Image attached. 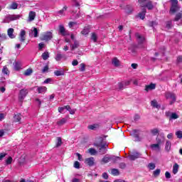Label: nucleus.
<instances>
[{
  "label": "nucleus",
  "instance_id": "nucleus-1",
  "mask_svg": "<svg viewBox=\"0 0 182 182\" xmlns=\"http://www.w3.org/2000/svg\"><path fill=\"white\" fill-rule=\"evenodd\" d=\"M28 93H29V91H28V89H22L19 92L18 95V101L20 102L21 105L23 103V100H25V97L28 95Z\"/></svg>",
  "mask_w": 182,
  "mask_h": 182
},
{
  "label": "nucleus",
  "instance_id": "nucleus-2",
  "mask_svg": "<svg viewBox=\"0 0 182 182\" xmlns=\"http://www.w3.org/2000/svg\"><path fill=\"white\" fill-rule=\"evenodd\" d=\"M53 38V34L50 31H47L44 33H43L41 37V41H46V42H48L49 41H51V39Z\"/></svg>",
  "mask_w": 182,
  "mask_h": 182
},
{
  "label": "nucleus",
  "instance_id": "nucleus-3",
  "mask_svg": "<svg viewBox=\"0 0 182 182\" xmlns=\"http://www.w3.org/2000/svg\"><path fill=\"white\" fill-rule=\"evenodd\" d=\"M139 157H140V153L136 151H134L130 155H129V160H132V161H134V160H136Z\"/></svg>",
  "mask_w": 182,
  "mask_h": 182
},
{
  "label": "nucleus",
  "instance_id": "nucleus-4",
  "mask_svg": "<svg viewBox=\"0 0 182 182\" xmlns=\"http://www.w3.org/2000/svg\"><path fill=\"white\" fill-rule=\"evenodd\" d=\"M166 99H171L172 101L170 102V105H173L174 102H176V94L173 92H167L166 94Z\"/></svg>",
  "mask_w": 182,
  "mask_h": 182
},
{
  "label": "nucleus",
  "instance_id": "nucleus-5",
  "mask_svg": "<svg viewBox=\"0 0 182 182\" xmlns=\"http://www.w3.org/2000/svg\"><path fill=\"white\" fill-rule=\"evenodd\" d=\"M131 136H133L136 139V141H140V136H139V130L132 129L131 131Z\"/></svg>",
  "mask_w": 182,
  "mask_h": 182
},
{
  "label": "nucleus",
  "instance_id": "nucleus-6",
  "mask_svg": "<svg viewBox=\"0 0 182 182\" xmlns=\"http://www.w3.org/2000/svg\"><path fill=\"white\" fill-rule=\"evenodd\" d=\"M85 163L90 167H92V166H95V158L93 157L87 158L85 159Z\"/></svg>",
  "mask_w": 182,
  "mask_h": 182
},
{
  "label": "nucleus",
  "instance_id": "nucleus-7",
  "mask_svg": "<svg viewBox=\"0 0 182 182\" xmlns=\"http://www.w3.org/2000/svg\"><path fill=\"white\" fill-rule=\"evenodd\" d=\"M18 39L20 42H25V40L26 39V31H25V30L21 31Z\"/></svg>",
  "mask_w": 182,
  "mask_h": 182
},
{
  "label": "nucleus",
  "instance_id": "nucleus-8",
  "mask_svg": "<svg viewBox=\"0 0 182 182\" xmlns=\"http://www.w3.org/2000/svg\"><path fill=\"white\" fill-rule=\"evenodd\" d=\"M146 14H147V10L146 9H142L141 11L138 14V18H140L142 21L144 20Z\"/></svg>",
  "mask_w": 182,
  "mask_h": 182
},
{
  "label": "nucleus",
  "instance_id": "nucleus-9",
  "mask_svg": "<svg viewBox=\"0 0 182 182\" xmlns=\"http://www.w3.org/2000/svg\"><path fill=\"white\" fill-rule=\"evenodd\" d=\"M144 8H147L149 11H152V9H154V5L151 1L149 0Z\"/></svg>",
  "mask_w": 182,
  "mask_h": 182
},
{
  "label": "nucleus",
  "instance_id": "nucleus-10",
  "mask_svg": "<svg viewBox=\"0 0 182 182\" xmlns=\"http://www.w3.org/2000/svg\"><path fill=\"white\" fill-rule=\"evenodd\" d=\"M35 18H36V12L31 11L28 14V21L32 22V21H35Z\"/></svg>",
  "mask_w": 182,
  "mask_h": 182
},
{
  "label": "nucleus",
  "instance_id": "nucleus-11",
  "mask_svg": "<svg viewBox=\"0 0 182 182\" xmlns=\"http://www.w3.org/2000/svg\"><path fill=\"white\" fill-rule=\"evenodd\" d=\"M156 89V84L151 82L150 85H146L144 90L149 92V90H154Z\"/></svg>",
  "mask_w": 182,
  "mask_h": 182
},
{
  "label": "nucleus",
  "instance_id": "nucleus-12",
  "mask_svg": "<svg viewBox=\"0 0 182 182\" xmlns=\"http://www.w3.org/2000/svg\"><path fill=\"white\" fill-rule=\"evenodd\" d=\"M137 41H138V43L139 45H141V43H143V42H144V37L141 36L139 33H136L135 35Z\"/></svg>",
  "mask_w": 182,
  "mask_h": 182
},
{
  "label": "nucleus",
  "instance_id": "nucleus-13",
  "mask_svg": "<svg viewBox=\"0 0 182 182\" xmlns=\"http://www.w3.org/2000/svg\"><path fill=\"white\" fill-rule=\"evenodd\" d=\"M106 147H109V145L106 144L101 145L99 149L100 153L102 154H106Z\"/></svg>",
  "mask_w": 182,
  "mask_h": 182
},
{
  "label": "nucleus",
  "instance_id": "nucleus-14",
  "mask_svg": "<svg viewBox=\"0 0 182 182\" xmlns=\"http://www.w3.org/2000/svg\"><path fill=\"white\" fill-rule=\"evenodd\" d=\"M59 32L63 36H66V35H68V33H66V29L63 25L59 26Z\"/></svg>",
  "mask_w": 182,
  "mask_h": 182
},
{
  "label": "nucleus",
  "instance_id": "nucleus-15",
  "mask_svg": "<svg viewBox=\"0 0 182 182\" xmlns=\"http://www.w3.org/2000/svg\"><path fill=\"white\" fill-rule=\"evenodd\" d=\"M112 65L115 67V68H119V66H120V60L119 59H117V58L114 57L112 59Z\"/></svg>",
  "mask_w": 182,
  "mask_h": 182
},
{
  "label": "nucleus",
  "instance_id": "nucleus-16",
  "mask_svg": "<svg viewBox=\"0 0 182 182\" xmlns=\"http://www.w3.org/2000/svg\"><path fill=\"white\" fill-rule=\"evenodd\" d=\"M48 90V88L45 86L37 87L38 93H45Z\"/></svg>",
  "mask_w": 182,
  "mask_h": 182
},
{
  "label": "nucleus",
  "instance_id": "nucleus-17",
  "mask_svg": "<svg viewBox=\"0 0 182 182\" xmlns=\"http://www.w3.org/2000/svg\"><path fill=\"white\" fill-rule=\"evenodd\" d=\"M99 127H100L99 124H93L87 126L88 130H96L97 129H99Z\"/></svg>",
  "mask_w": 182,
  "mask_h": 182
},
{
  "label": "nucleus",
  "instance_id": "nucleus-18",
  "mask_svg": "<svg viewBox=\"0 0 182 182\" xmlns=\"http://www.w3.org/2000/svg\"><path fill=\"white\" fill-rule=\"evenodd\" d=\"M151 106H152V107H154L155 109H160L161 105H159V102H157V100H153L151 102Z\"/></svg>",
  "mask_w": 182,
  "mask_h": 182
},
{
  "label": "nucleus",
  "instance_id": "nucleus-19",
  "mask_svg": "<svg viewBox=\"0 0 182 182\" xmlns=\"http://www.w3.org/2000/svg\"><path fill=\"white\" fill-rule=\"evenodd\" d=\"M165 150L168 153L171 150V142L170 141H166L165 144Z\"/></svg>",
  "mask_w": 182,
  "mask_h": 182
},
{
  "label": "nucleus",
  "instance_id": "nucleus-20",
  "mask_svg": "<svg viewBox=\"0 0 182 182\" xmlns=\"http://www.w3.org/2000/svg\"><path fill=\"white\" fill-rule=\"evenodd\" d=\"M32 73H33V70H32V68H28L23 73L24 76H31Z\"/></svg>",
  "mask_w": 182,
  "mask_h": 182
},
{
  "label": "nucleus",
  "instance_id": "nucleus-21",
  "mask_svg": "<svg viewBox=\"0 0 182 182\" xmlns=\"http://www.w3.org/2000/svg\"><path fill=\"white\" fill-rule=\"evenodd\" d=\"M21 18V15L19 14H14L11 15L9 17V19H10V21H18V19H19Z\"/></svg>",
  "mask_w": 182,
  "mask_h": 182
},
{
  "label": "nucleus",
  "instance_id": "nucleus-22",
  "mask_svg": "<svg viewBox=\"0 0 182 182\" xmlns=\"http://www.w3.org/2000/svg\"><path fill=\"white\" fill-rule=\"evenodd\" d=\"M111 174L112 176H120V171L117 168H112L111 169Z\"/></svg>",
  "mask_w": 182,
  "mask_h": 182
},
{
  "label": "nucleus",
  "instance_id": "nucleus-23",
  "mask_svg": "<svg viewBox=\"0 0 182 182\" xmlns=\"http://www.w3.org/2000/svg\"><path fill=\"white\" fill-rule=\"evenodd\" d=\"M14 122H21L22 119V115L21 114H17L14 115Z\"/></svg>",
  "mask_w": 182,
  "mask_h": 182
},
{
  "label": "nucleus",
  "instance_id": "nucleus-24",
  "mask_svg": "<svg viewBox=\"0 0 182 182\" xmlns=\"http://www.w3.org/2000/svg\"><path fill=\"white\" fill-rule=\"evenodd\" d=\"M7 34L9 36V38H11V39L14 38V28H9L8 31H7Z\"/></svg>",
  "mask_w": 182,
  "mask_h": 182
},
{
  "label": "nucleus",
  "instance_id": "nucleus-25",
  "mask_svg": "<svg viewBox=\"0 0 182 182\" xmlns=\"http://www.w3.org/2000/svg\"><path fill=\"white\" fill-rule=\"evenodd\" d=\"M79 48V42L77 41H74V44L71 45V50H75Z\"/></svg>",
  "mask_w": 182,
  "mask_h": 182
},
{
  "label": "nucleus",
  "instance_id": "nucleus-26",
  "mask_svg": "<svg viewBox=\"0 0 182 182\" xmlns=\"http://www.w3.org/2000/svg\"><path fill=\"white\" fill-rule=\"evenodd\" d=\"M88 153H90L91 156H96V154H97V151H96V149L94 148H90L88 149Z\"/></svg>",
  "mask_w": 182,
  "mask_h": 182
},
{
  "label": "nucleus",
  "instance_id": "nucleus-27",
  "mask_svg": "<svg viewBox=\"0 0 182 182\" xmlns=\"http://www.w3.org/2000/svg\"><path fill=\"white\" fill-rule=\"evenodd\" d=\"M176 119H178V114H177V113L176 112H172L170 116L169 120H176Z\"/></svg>",
  "mask_w": 182,
  "mask_h": 182
},
{
  "label": "nucleus",
  "instance_id": "nucleus-28",
  "mask_svg": "<svg viewBox=\"0 0 182 182\" xmlns=\"http://www.w3.org/2000/svg\"><path fill=\"white\" fill-rule=\"evenodd\" d=\"M147 1H149V0H138V3L141 8H144L146 4H147Z\"/></svg>",
  "mask_w": 182,
  "mask_h": 182
},
{
  "label": "nucleus",
  "instance_id": "nucleus-29",
  "mask_svg": "<svg viewBox=\"0 0 182 182\" xmlns=\"http://www.w3.org/2000/svg\"><path fill=\"white\" fill-rule=\"evenodd\" d=\"M172 171H173V174H177V173H178V164H173Z\"/></svg>",
  "mask_w": 182,
  "mask_h": 182
},
{
  "label": "nucleus",
  "instance_id": "nucleus-30",
  "mask_svg": "<svg viewBox=\"0 0 182 182\" xmlns=\"http://www.w3.org/2000/svg\"><path fill=\"white\" fill-rule=\"evenodd\" d=\"M66 122H67L66 118H63L60 119L58 122H57V124L58 126H63V124H65Z\"/></svg>",
  "mask_w": 182,
  "mask_h": 182
},
{
  "label": "nucleus",
  "instance_id": "nucleus-31",
  "mask_svg": "<svg viewBox=\"0 0 182 182\" xmlns=\"http://www.w3.org/2000/svg\"><path fill=\"white\" fill-rule=\"evenodd\" d=\"M90 30L88 27H85L84 29L81 31L82 35H89Z\"/></svg>",
  "mask_w": 182,
  "mask_h": 182
},
{
  "label": "nucleus",
  "instance_id": "nucleus-32",
  "mask_svg": "<svg viewBox=\"0 0 182 182\" xmlns=\"http://www.w3.org/2000/svg\"><path fill=\"white\" fill-rule=\"evenodd\" d=\"M54 75H55V76H65V72L60 70H55L54 71Z\"/></svg>",
  "mask_w": 182,
  "mask_h": 182
},
{
  "label": "nucleus",
  "instance_id": "nucleus-33",
  "mask_svg": "<svg viewBox=\"0 0 182 182\" xmlns=\"http://www.w3.org/2000/svg\"><path fill=\"white\" fill-rule=\"evenodd\" d=\"M160 173H161V170H160L159 168L156 169L153 172L154 177H159L160 176Z\"/></svg>",
  "mask_w": 182,
  "mask_h": 182
},
{
  "label": "nucleus",
  "instance_id": "nucleus-34",
  "mask_svg": "<svg viewBox=\"0 0 182 182\" xmlns=\"http://www.w3.org/2000/svg\"><path fill=\"white\" fill-rule=\"evenodd\" d=\"M109 159H110V161H112V163L116 164L117 163V159H120V157L111 156H109Z\"/></svg>",
  "mask_w": 182,
  "mask_h": 182
},
{
  "label": "nucleus",
  "instance_id": "nucleus-35",
  "mask_svg": "<svg viewBox=\"0 0 182 182\" xmlns=\"http://www.w3.org/2000/svg\"><path fill=\"white\" fill-rule=\"evenodd\" d=\"M56 139H57L56 147H60V146H62L63 144L62 138L57 137Z\"/></svg>",
  "mask_w": 182,
  "mask_h": 182
},
{
  "label": "nucleus",
  "instance_id": "nucleus-36",
  "mask_svg": "<svg viewBox=\"0 0 182 182\" xmlns=\"http://www.w3.org/2000/svg\"><path fill=\"white\" fill-rule=\"evenodd\" d=\"M182 18L181 13L176 14L175 18L173 19L174 22H178V20Z\"/></svg>",
  "mask_w": 182,
  "mask_h": 182
},
{
  "label": "nucleus",
  "instance_id": "nucleus-37",
  "mask_svg": "<svg viewBox=\"0 0 182 182\" xmlns=\"http://www.w3.org/2000/svg\"><path fill=\"white\" fill-rule=\"evenodd\" d=\"M177 11H178V6H171L170 12H171V14H176Z\"/></svg>",
  "mask_w": 182,
  "mask_h": 182
},
{
  "label": "nucleus",
  "instance_id": "nucleus-38",
  "mask_svg": "<svg viewBox=\"0 0 182 182\" xmlns=\"http://www.w3.org/2000/svg\"><path fill=\"white\" fill-rule=\"evenodd\" d=\"M15 70H19L21 69V63L15 62L14 63Z\"/></svg>",
  "mask_w": 182,
  "mask_h": 182
},
{
  "label": "nucleus",
  "instance_id": "nucleus-39",
  "mask_svg": "<svg viewBox=\"0 0 182 182\" xmlns=\"http://www.w3.org/2000/svg\"><path fill=\"white\" fill-rule=\"evenodd\" d=\"M2 73H4V75H9V70L6 65L3 67Z\"/></svg>",
  "mask_w": 182,
  "mask_h": 182
},
{
  "label": "nucleus",
  "instance_id": "nucleus-40",
  "mask_svg": "<svg viewBox=\"0 0 182 182\" xmlns=\"http://www.w3.org/2000/svg\"><path fill=\"white\" fill-rule=\"evenodd\" d=\"M41 56H42L43 60H48V59L49 58V53H48V52H44V53L42 54Z\"/></svg>",
  "mask_w": 182,
  "mask_h": 182
},
{
  "label": "nucleus",
  "instance_id": "nucleus-41",
  "mask_svg": "<svg viewBox=\"0 0 182 182\" xmlns=\"http://www.w3.org/2000/svg\"><path fill=\"white\" fill-rule=\"evenodd\" d=\"M14 159H12V156H9L6 160V166H9V164H12V161Z\"/></svg>",
  "mask_w": 182,
  "mask_h": 182
},
{
  "label": "nucleus",
  "instance_id": "nucleus-42",
  "mask_svg": "<svg viewBox=\"0 0 182 182\" xmlns=\"http://www.w3.org/2000/svg\"><path fill=\"white\" fill-rule=\"evenodd\" d=\"M91 39L93 42H97V36L96 33H92Z\"/></svg>",
  "mask_w": 182,
  "mask_h": 182
},
{
  "label": "nucleus",
  "instance_id": "nucleus-43",
  "mask_svg": "<svg viewBox=\"0 0 182 182\" xmlns=\"http://www.w3.org/2000/svg\"><path fill=\"white\" fill-rule=\"evenodd\" d=\"M151 133L153 136H157L159 134V129L157 128L153 129L151 130Z\"/></svg>",
  "mask_w": 182,
  "mask_h": 182
},
{
  "label": "nucleus",
  "instance_id": "nucleus-44",
  "mask_svg": "<svg viewBox=\"0 0 182 182\" xmlns=\"http://www.w3.org/2000/svg\"><path fill=\"white\" fill-rule=\"evenodd\" d=\"M158 23L156 21H149L148 26L151 28H153L154 26H157Z\"/></svg>",
  "mask_w": 182,
  "mask_h": 182
},
{
  "label": "nucleus",
  "instance_id": "nucleus-45",
  "mask_svg": "<svg viewBox=\"0 0 182 182\" xmlns=\"http://www.w3.org/2000/svg\"><path fill=\"white\" fill-rule=\"evenodd\" d=\"M10 9H18V4L17 3H12L10 5Z\"/></svg>",
  "mask_w": 182,
  "mask_h": 182
},
{
  "label": "nucleus",
  "instance_id": "nucleus-46",
  "mask_svg": "<svg viewBox=\"0 0 182 182\" xmlns=\"http://www.w3.org/2000/svg\"><path fill=\"white\" fill-rule=\"evenodd\" d=\"M171 26H173V22L171 21H166V27L168 28V29H171Z\"/></svg>",
  "mask_w": 182,
  "mask_h": 182
},
{
  "label": "nucleus",
  "instance_id": "nucleus-47",
  "mask_svg": "<svg viewBox=\"0 0 182 182\" xmlns=\"http://www.w3.org/2000/svg\"><path fill=\"white\" fill-rule=\"evenodd\" d=\"M80 67V72H85V70H86V65H85V63H81Z\"/></svg>",
  "mask_w": 182,
  "mask_h": 182
},
{
  "label": "nucleus",
  "instance_id": "nucleus-48",
  "mask_svg": "<svg viewBox=\"0 0 182 182\" xmlns=\"http://www.w3.org/2000/svg\"><path fill=\"white\" fill-rule=\"evenodd\" d=\"M102 161L103 163H109V161H110V156H105L102 158Z\"/></svg>",
  "mask_w": 182,
  "mask_h": 182
},
{
  "label": "nucleus",
  "instance_id": "nucleus-49",
  "mask_svg": "<svg viewBox=\"0 0 182 182\" xmlns=\"http://www.w3.org/2000/svg\"><path fill=\"white\" fill-rule=\"evenodd\" d=\"M151 149H159L160 150V144H153L151 145Z\"/></svg>",
  "mask_w": 182,
  "mask_h": 182
},
{
  "label": "nucleus",
  "instance_id": "nucleus-50",
  "mask_svg": "<svg viewBox=\"0 0 182 182\" xmlns=\"http://www.w3.org/2000/svg\"><path fill=\"white\" fill-rule=\"evenodd\" d=\"M171 6H178V1L171 0Z\"/></svg>",
  "mask_w": 182,
  "mask_h": 182
},
{
  "label": "nucleus",
  "instance_id": "nucleus-51",
  "mask_svg": "<svg viewBox=\"0 0 182 182\" xmlns=\"http://www.w3.org/2000/svg\"><path fill=\"white\" fill-rule=\"evenodd\" d=\"M63 58V55H62V54L57 53L56 57H55V60L59 62V60H60V59H62Z\"/></svg>",
  "mask_w": 182,
  "mask_h": 182
},
{
  "label": "nucleus",
  "instance_id": "nucleus-52",
  "mask_svg": "<svg viewBox=\"0 0 182 182\" xmlns=\"http://www.w3.org/2000/svg\"><path fill=\"white\" fill-rule=\"evenodd\" d=\"M176 136H177L178 139H182V132L181 131H177L176 132Z\"/></svg>",
  "mask_w": 182,
  "mask_h": 182
},
{
  "label": "nucleus",
  "instance_id": "nucleus-53",
  "mask_svg": "<svg viewBox=\"0 0 182 182\" xmlns=\"http://www.w3.org/2000/svg\"><path fill=\"white\" fill-rule=\"evenodd\" d=\"M48 70H49V65H46L42 69V73H46V72H48Z\"/></svg>",
  "mask_w": 182,
  "mask_h": 182
},
{
  "label": "nucleus",
  "instance_id": "nucleus-54",
  "mask_svg": "<svg viewBox=\"0 0 182 182\" xmlns=\"http://www.w3.org/2000/svg\"><path fill=\"white\" fill-rule=\"evenodd\" d=\"M74 167L75 168H80V163H79L77 161H75Z\"/></svg>",
  "mask_w": 182,
  "mask_h": 182
},
{
  "label": "nucleus",
  "instance_id": "nucleus-55",
  "mask_svg": "<svg viewBox=\"0 0 182 182\" xmlns=\"http://www.w3.org/2000/svg\"><path fill=\"white\" fill-rule=\"evenodd\" d=\"M32 32L34 33V38H38V28H34Z\"/></svg>",
  "mask_w": 182,
  "mask_h": 182
},
{
  "label": "nucleus",
  "instance_id": "nucleus-56",
  "mask_svg": "<svg viewBox=\"0 0 182 182\" xmlns=\"http://www.w3.org/2000/svg\"><path fill=\"white\" fill-rule=\"evenodd\" d=\"M68 10V6H65L63 9L58 11V14H60V15H62V14H63L64 11H67Z\"/></svg>",
  "mask_w": 182,
  "mask_h": 182
},
{
  "label": "nucleus",
  "instance_id": "nucleus-57",
  "mask_svg": "<svg viewBox=\"0 0 182 182\" xmlns=\"http://www.w3.org/2000/svg\"><path fill=\"white\" fill-rule=\"evenodd\" d=\"M45 46V44L43 43H40L38 44V50H42Z\"/></svg>",
  "mask_w": 182,
  "mask_h": 182
},
{
  "label": "nucleus",
  "instance_id": "nucleus-58",
  "mask_svg": "<svg viewBox=\"0 0 182 182\" xmlns=\"http://www.w3.org/2000/svg\"><path fill=\"white\" fill-rule=\"evenodd\" d=\"M119 168L124 169L126 168V164L124 162H122L119 164Z\"/></svg>",
  "mask_w": 182,
  "mask_h": 182
},
{
  "label": "nucleus",
  "instance_id": "nucleus-59",
  "mask_svg": "<svg viewBox=\"0 0 182 182\" xmlns=\"http://www.w3.org/2000/svg\"><path fill=\"white\" fill-rule=\"evenodd\" d=\"M165 177H166V178H171V174L170 173V172L166 171L165 173Z\"/></svg>",
  "mask_w": 182,
  "mask_h": 182
},
{
  "label": "nucleus",
  "instance_id": "nucleus-60",
  "mask_svg": "<svg viewBox=\"0 0 182 182\" xmlns=\"http://www.w3.org/2000/svg\"><path fill=\"white\" fill-rule=\"evenodd\" d=\"M8 154L3 152L0 154V160H3L4 157H5L6 156H7Z\"/></svg>",
  "mask_w": 182,
  "mask_h": 182
},
{
  "label": "nucleus",
  "instance_id": "nucleus-61",
  "mask_svg": "<svg viewBox=\"0 0 182 182\" xmlns=\"http://www.w3.org/2000/svg\"><path fill=\"white\" fill-rule=\"evenodd\" d=\"M102 178H103L105 180H107V178H109V175H107V173L104 172V173H102Z\"/></svg>",
  "mask_w": 182,
  "mask_h": 182
},
{
  "label": "nucleus",
  "instance_id": "nucleus-62",
  "mask_svg": "<svg viewBox=\"0 0 182 182\" xmlns=\"http://www.w3.org/2000/svg\"><path fill=\"white\" fill-rule=\"evenodd\" d=\"M0 39H3V40L6 39V34H5V33L1 34L0 33ZM0 46H1V43H0Z\"/></svg>",
  "mask_w": 182,
  "mask_h": 182
},
{
  "label": "nucleus",
  "instance_id": "nucleus-63",
  "mask_svg": "<svg viewBox=\"0 0 182 182\" xmlns=\"http://www.w3.org/2000/svg\"><path fill=\"white\" fill-rule=\"evenodd\" d=\"M64 111H65V107H58L59 113H63Z\"/></svg>",
  "mask_w": 182,
  "mask_h": 182
},
{
  "label": "nucleus",
  "instance_id": "nucleus-64",
  "mask_svg": "<svg viewBox=\"0 0 182 182\" xmlns=\"http://www.w3.org/2000/svg\"><path fill=\"white\" fill-rule=\"evenodd\" d=\"M171 112H170V111H168V112H166V113H165V116L166 117H168V119H170V116H171Z\"/></svg>",
  "mask_w": 182,
  "mask_h": 182
}]
</instances>
